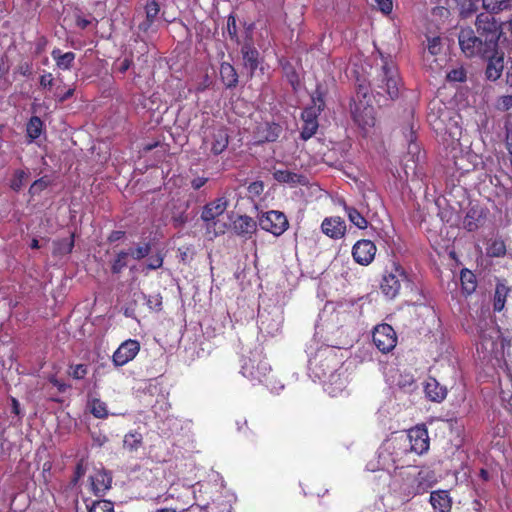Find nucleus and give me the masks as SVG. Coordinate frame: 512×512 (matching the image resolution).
<instances>
[{"instance_id":"f257e3e1","label":"nucleus","mask_w":512,"mask_h":512,"mask_svg":"<svg viewBox=\"0 0 512 512\" xmlns=\"http://www.w3.org/2000/svg\"><path fill=\"white\" fill-rule=\"evenodd\" d=\"M478 334L477 351L482 352L484 357L491 356L500 359L509 355L512 337L504 335L492 320L480 322L478 324Z\"/></svg>"},{"instance_id":"f03ea898","label":"nucleus","mask_w":512,"mask_h":512,"mask_svg":"<svg viewBox=\"0 0 512 512\" xmlns=\"http://www.w3.org/2000/svg\"><path fill=\"white\" fill-rule=\"evenodd\" d=\"M373 85L378 95H387L392 100L399 96L401 79L398 69L392 61H383Z\"/></svg>"},{"instance_id":"7ed1b4c3","label":"nucleus","mask_w":512,"mask_h":512,"mask_svg":"<svg viewBox=\"0 0 512 512\" xmlns=\"http://www.w3.org/2000/svg\"><path fill=\"white\" fill-rule=\"evenodd\" d=\"M478 35L484 40V45L494 52L502 34L501 23L491 13H481L475 21Z\"/></svg>"},{"instance_id":"20e7f679","label":"nucleus","mask_w":512,"mask_h":512,"mask_svg":"<svg viewBox=\"0 0 512 512\" xmlns=\"http://www.w3.org/2000/svg\"><path fill=\"white\" fill-rule=\"evenodd\" d=\"M351 115L354 122L364 131L373 127L376 122L374 107L366 99V93L362 96L357 93L356 98L350 105Z\"/></svg>"},{"instance_id":"39448f33","label":"nucleus","mask_w":512,"mask_h":512,"mask_svg":"<svg viewBox=\"0 0 512 512\" xmlns=\"http://www.w3.org/2000/svg\"><path fill=\"white\" fill-rule=\"evenodd\" d=\"M458 41L461 51L467 57H489L494 52L484 45V40L480 36H476L471 28H462L458 35Z\"/></svg>"},{"instance_id":"423d86ee","label":"nucleus","mask_w":512,"mask_h":512,"mask_svg":"<svg viewBox=\"0 0 512 512\" xmlns=\"http://www.w3.org/2000/svg\"><path fill=\"white\" fill-rule=\"evenodd\" d=\"M407 280L404 268L399 264L393 263L390 268L385 270L380 289L387 298L393 299L398 295L402 284Z\"/></svg>"},{"instance_id":"0eeeda50","label":"nucleus","mask_w":512,"mask_h":512,"mask_svg":"<svg viewBox=\"0 0 512 512\" xmlns=\"http://www.w3.org/2000/svg\"><path fill=\"white\" fill-rule=\"evenodd\" d=\"M271 367L269 363L260 354H254L252 357L244 359L241 373L244 377L254 381L263 382L268 376Z\"/></svg>"},{"instance_id":"6e6552de","label":"nucleus","mask_w":512,"mask_h":512,"mask_svg":"<svg viewBox=\"0 0 512 512\" xmlns=\"http://www.w3.org/2000/svg\"><path fill=\"white\" fill-rule=\"evenodd\" d=\"M259 226L263 230L279 236L287 230L288 220L282 212L271 210L261 215Z\"/></svg>"},{"instance_id":"1a4fd4ad","label":"nucleus","mask_w":512,"mask_h":512,"mask_svg":"<svg viewBox=\"0 0 512 512\" xmlns=\"http://www.w3.org/2000/svg\"><path fill=\"white\" fill-rule=\"evenodd\" d=\"M373 343L383 353L393 350L397 344V335L388 324H381L375 327L372 335Z\"/></svg>"},{"instance_id":"9d476101","label":"nucleus","mask_w":512,"mask_h":512,"mask_svg":"<svg viewBox=\"0 0 512 512\" xmlns=\"http://www.w3.org/2000/svg\"><path fill=\"white\" fill-rule=\"evenodd\" d=\"M228 207V200L226 197H219L207 203L201 212V219L205 223L206 228L210 230L217 224V218L221 216Z\"/></svg>"},{"instance_id":"9b49d317","label":"nucleus","mask_w":512,"mask_h":512,"mask_svg":"<svg viewBox=\"0 0 512 512\" xmlns=\"http://www.w3.org/2000/svg\"><path fill=\"white\" fill-rule=\"evenodd\" d=\"M407 439L410 445V451L422 455L429 449L428 431L424 427H414L408 431Z\"/></svg>"},{"instance_id":"f8f14e48","label":"nucleus","mask_w":512,"mask_h":512,"mask_svg":"<svg viewBox=\"0 0 512 512\" xmlns=\"http://www.w3.org/2000/svg\"><path fill=\"white\" fill-rule=\"evenodd\" d=\"M140 350L137 340L128 339L124 341L114 352L113 362L116 366H123L133 360Z\"/></svg>"},{"instance_id":"ddd939ff","label":"nucleus","mask_w":512,"mask_h":512,"mask_svg":"<svg viewBox=\"0 0 512 512\" xmlns=\"http://www.w3.org/2000/svg\"><path fill=\"white\" fill-rule=\"evenodd\" d=\"M376 251V246L372 241L363 239L355 243L352 255L357 263L368 265L373 261Z\"/></svg>"},{"instance_id":"4468645a","label":"nucleus","mask_w":512,"mask_h":512,"mask_svg":"<svg viewBox=\"0 0 512 512\" xmlns=\"http://www.w3.org/2000/svg\"><path fill=\"white\" fill-rule=\"evenodd\" d=\"M321 230L332 239H340L345 235L346 224L340 217H329L323 220Z\"/></svg>"},{"instance_id":"2eb2a0df","label":"nucleus","mask_w":512,"mask_h":512,"mask_svg":"<svg viewBox=\"0 0 512 512\" xmlns=\"http://www.w3.org/2000/svg\"><path fill=\"white\" fill-rule=\"evenodd\" d=\"M485 58L488 59L486 77L491 81L499 79L504 69L503 53L500 54L496 49L493 54Z\"/></svg>"},{"instance_id":"dca6fc26","label":"nucleus","mask_w":512,"mask_h":512,"mask_svg":"<svg viewBox=\"0 0 512 512\" xmlns=\"http://www.w3.org/2000/svg\"><path fill=\"white\" fill-rule=\"evenodd\" d=\"M92 490L96 495H103L110 489L112 477L103 470L96 471L90 476Z\"/></svg>"},{"instance_id":"f3484780","label":"nucleus","mask_w":512,"mask_h":512,"mask_svg":"<svg viewBox=\"0 0 512 512\" xmlns=\"http://www.w3.org/2000/svg\"><path fill=\"white\" fill-rule=\"evenodd\" d=\"M430 503L436 512H450L452 501L447 491H433L430 495Z\"/></svg>"},{"instance_id":"a211bd4d","label":"nucleus","mask_w":512,"mask_h":512,"mask_svg":"<svg viewBox=\"0 0 512 512\" xmlns=\"http://www.w3.org/2000/svg\"><path fill=\"white\" fill-rule=\"evenodd\" d=\"M241 52L245 67L253 74L259 66V52L249 44H245Z\"/></svg>"},{"instance_id":"6ab92c4d","label":"nucleus","mask_w":512,"mask_h":512,"mask_svg":"<svg viewBox=\"0 0 512 512\" xmlns=\"http://www.w3.org/2000/svg\"><path fill=\"white\" fill-rule=\"evenodd\" d=\"M273 177L280 183H286L290 185L305 184L306 178L302 175L294 173L289 170H275Z\"/></svg>"},{"instance_id":"aec40b11","label":"nucleus","mask_w":512,"mask_h":512,"mask_svg":"<svg viewBox=\"0 0 512 512\" xmlns=\"http://www.w3.org/2000/svg\"><path fill=\"white\" fill-rule=\"evenodd\" d=\"M425 393L430 400L441 402L446 398L447 390L440 386L435 379H430L425 385Z\"/></svg>"},{"instance_id":"412c9836","label":"nucleus","mask_w":512,"mask_h":512,"mask_svg":"<svg viewBox=\"0 0 512 512\" xmlns=\"http://www.w3.org/2000/svg\"><path fill=\"white\" fill-rule=\"evenodd\" d=\"M234 230L238 235L252 234L256 230V222L249 216H239L234 221Z\"/></svg>"},{"instance_id":"4be33fe9","label":"nucleus","mask_w":512,"mask_h":512,"mask_svg":"<svg viewBox=\"0 0 512 512\" xmlns=\"http://www.w3.org/2000/svg\"><path fill=\"white\" fill-rule=\"evenodd\" d=\"M220 76L227 88L235 87L238 83V75L235 68L229 63H222L220 66Z\"/></svg>"},{"instance_id":"5701e85b","label":"nucleus","mask_w":512,"mask_h":512,"mask_svg":"<svg viewBox=\"0 0 512 512\" xmlns=\"http://www.w3.org/2000/svg\"><path fill=\"white\" fill-rule=\"evenodd\" d=\"M51 56L55 60L57 67L62 70H69L75 60V53H62L60 49H54L51 52Z\"/></svg>"},{"instance_id":"b1692460","label":"nucleus","mask_w":512,"mask_h":512,"mask_svg":"<svg viewBox=\"0 0 512 512\" xmlns=\"http://www.w3.org/2000/svg\"><path fill=\"white\" fill-rule=\"evenodd\" d=\"M314 105L306 108L302 112V119L304 122H314L317 121V115L324 107V100L320 94L317 97H313Z\"/></svg>"},{"instance_id":"393cba45","label":"nucleus","mask_w":512,"mask_h":512,"mask_svg":"<svg viewBox=\"0 0 512 512\" xmlns=\"http://www.w3.org/2000/svg\"><path fill=\"white\" fill-rule=\"evenodd\" d=\"M228 145V135L223 129L217 130L213 134V142L211 150L215 155L222 153Z\"/></svg>"},{"instance_id":"a878e982","label":"nucleus","mask_w":512,"mask_h":512,"mask_svg":"<svg viewBox=\"0 0 512 512\" xmlns=\"http://www.w3.org/2000/svg\"><path fill=\"white\" fill-rule=\"evenodd\" d=\"M460 281L464 293L469 295L475 291L477 287L476 277L470 270H461Z\"/></svg>"},{"instance_id":"bb28decb","label":"nucleus","mask_w":512,"mask_h":512,"mask_svg":"<svg viewBox=\"0 0 512 512\" xmlns=\"http://www.w3.org/2000/svg\"><path fill=\"white\" fill-rule=\"evenodd\" d=\"M481 218V211L474 208L470 209L463 220L464 228L468 231L476 230L479 226V223L481 222Z\"/></svg>"},{"instance_id":"cd10ccee","label":"nucleus","mask_w":512,"mask_h":512,"mask_svg":"<svg viewBox=\"0 0 512 512\" xmlns=\"http://www.w3.org/2000/svg\"><path fill=\"white\" fill-rule=\"evenodd\" d=\"M42 128H43V122L39 117L33 116L30 118V120L27 124V128H26L27 137L29 138V142L34 141L41 135Z\"/></svg>"},{"instance_id":"c85d7f7f","label":"nucleus","mask_w":512,"mask_h":512,"mask_svg":"<svg viewBox=\"0 0 512 512\" xmlns=\"http://www.w3.org/2000/svg\"><path fill=\"white\" fill-rule=\"evenodd\" d=\"M483 6L486 10L497 13L512 8V0H483Z\"/></svg>"},{"instance_id":"c756f323","label":"nucleus","mask_w":512,"mask_h":512,"mask_svg":"<svg viewBox=\"0 0 512 512\" xmlns=\"http://www.w3.org/2000/svg\"><path fill=\"white\" fill-rule=\"evenodd\" d=\"M508 292H509V290L505 285L498 284L496 286L495 294H494V304H493L495 311H498V312L502 311V309L505 306V301H506Z\"/></svg>"},{"instance_id":"7c9ffc66","label":"nucleus","mask_w":512,"mask_h":512,"mask_svg":"<svg viewBox=\"0 0 512 512\" xmlns=\"http://www.w3.org/2000/svg\"><path fill=\"white\" fill-rule=\"evenodd\" d=\"M344 209L351 223L359 229L367 228V220L355 208L344 205Z\"/></svg>"},{"instance_id":"2f4dec72","label":"nucleus","mask_w":512,"mask_h":512,"mask_svg":"<svg viewBox=\"0 0 512 512\" xmlns=\"http://www.w3.org/2000/svg\"><path fill=\"white\" fill-rule=\"evenodd\" d=\"M74 247L73 235L68 238H64L54 242V251L55 255H65L69 254Z\"/></svg>"},{"instance_id":"473e14b6","label":"nucleus","mask_w":512,"mask_h":512,"mask_svg":"<svg viewBox=\"0 0 512 512\" xmlns=\"http://www.w3.org/2000/svg\"><path fill=\"white\" fill-rule=\"evenodd\" d=\"M142 443V435L139 432H130L125 435L123 446L130 451L137 450Z\"/></svg>"},{"instance_id":"72a5a7b5","label":"nucleus","mask_w":512,"mask_h":512,"mask_svg":"<svg viewBox=\"0 0 512 512\" xmlns=\"http://www.w3.org/2000/svg\"><path fill=\"white\" fill-rule=\"evenodd\" d=\"M90 411L96 418H106L108 416L107 405L100 399L94 398L89 403Z\"/></svg>"},{"instance_id":"f704fd0d","label":"nucleus","mask_w":512,"mask_h":512,"mask_svg":"<svg viewBox=\"0 0 512 512\" xmlns=\"http://www.w3.org/2000/svg\"><path fill=\"white\" fill-rule=\"evenodd\" d=\"M150 251L151 245L149 243H142L138 244L137 247L135 248H130L129 251L127 252L129 253V256H131L133 259L141 260L148 256L150 254Z\"/></svg>"},{"instance_id":"c9c22d12","label":"nucleus","mask_w":512,"mask_h":512,"mask_svg":"<svg viewBox=\"0 0 512 512\" xmlns=\"http://www.w3.org/2000/svg\"><path fill=\"white\" fill-rule=\"evenodd\" d=\"M160 6L156 0H148L145 5L146 19L148 25L152 24L159 14Z\"/></svg>"},{"instance_id":"e433bc0d","label":"nucleus","mask_w":512,"mask_h":512,"mask_svg":"<svg viewBox=\"0 0 512 512\" xmlns=\"http://www.w3.org/2000/svg\"><path fill=\"white\" fill-rule=\"evenodd\" d=\"M129 257V253L127 251H120L115 260L112 263L111 270L113 273H120L123 268L127 266V259Z\"/></svg>"},{"instance_id":"4c0bfd02","label":"nucleus","mask_w":512,"mask_h":512,"mask_svg":"<svg viewBox=\"0 0 512 512\" xmlns=\"http://www.w3.org/2000/svg\"><path fill=\"white\" fill-rule=\"evenodd\" d=\"M89 512H114V505L108 500L95 501L89 508Z\"/></svg>"},{"instance_id":"58836bf2","label":"nucleus","mask_w":512,"mask_h":512,"mask_svg":"<svg viewBox=\"0 0 512 512\" xmlns=\"http://www.w3.org/2000/svg\"><path fill=\"white\" fill-rule=\"evenodd\" d=\"M73 94L74 88L65 89V87L61 85H58L54 91V97L61 103L71 98Z\"/></svg>"},{"instance_id":"ea45409f","label":"nucleus","mask_w":512,"mask_h":512,"mask_svg":"<svg viewBox=\"0 0 512 512\" xmlns=\"http://www.w3.org/2000/svg\"><path fill=\"white\" fill-rule=\"evenodd\" d=\"M88 373V368L84 364H77L70 366L69 375L74 379H83Z\"/></svg>"},{"instance_id":"a19ab883","label":"nucleus","mask_w":512,"mask_h":512,"mask_svg":"<svg viewBox=\"0 0 512 512\" xmlns=\"http://www.w3.org/2000/svg\"><path fill=\"white\" fill-rule=\"evenodd\" d=\"M317 128H318V123L317 121H314V122H304V125L302 127V131H301V137L304 139V140H307L309 138H311L317 131Z\"/></svg>"},{"instance_id":"79ce46f5","label":"nucleus","mask_w":512,"mask_h":512,"mask_svg":"<svg viewBox=\"0 0 512 512\" xmlns=\"http://www.w3.org/2000/svg\"><path fill=\"white\" fill-rule=\"evenodd\" d=\"M27 177V173L23 170H19L15 173V177L12 180L11 188L15 191H19L24 185V181Z\"/></svg>"},{"instance_id":"37998d69","label":"nucleus","mask_w":512,"mask_h":512,"mask_svg":"<svg viewBox=\"0 0 512 512\" xmlns=\"http://www.w3.org/2000/svg\"><path fill=\"white\" fill-rule=\"evenodd\" d=\"M163 260V255L160 252H158L155 255H151L149 257L146 267L149 270L159 269L163 265Z\"/></svg>"},{"instance_id":"c03bdc74","label":"nucleus","mask_w":512,"mask_h":512,"mask_svg":"<svg viewBox=\"0 0 512 512\" xmlns=\"http://www.w3.org/2000/svg\"><path fill=\"white\" fill-rule=\"evenodd\" d=\"M441 50V40L439 37L428 39V51L432 56L439 54Z\"/></svg>"},{"instance_id":"a18cd8bd","label":"nucleus","mask_w":512,"mask_h":512,"mask_svg":"<svg viewBox=\"0 0 512 512\" xmlns=\"http://www.w3.org/2000/svg\"><path fill=\"white\" fill-rule=\"evenodd\" d=\"M378 10L384 14H389L392 11L393 3L391 0H374Z\"/></svg>"},{"instance_id":"49530a36","label":"nucleus","mask_w":512,"mask_h":512,"mask_svg":"<svg viewBox=\"0 0 512 512\" xmlns=\"http://www.w3.org/2000/svg\"><path fill=\"white\" fill-rule=\"evenodd\" d=\"M447 78L450 81L462 82L466 78V74L463 69H454L447 74Z\"/></svg>"},{"instance_id":"de8ad7c7","label":"nucleus","mask_w":512,"mask_h":512,"mask_svg":"<svg viewBox=\"0 0 512 512\" xmlns=\"http://www.w3.org/2000/svg\"><path fill=\"white\" fill-rule=\"evenodd\" d=\"M264 190V184L261 181L252 182L248 186V192L251 196H259Z\"/></svg>"},{"instance_id":"09e8293b","label":"nucleus","mask_w":512,"mask_h":512,"mask_svg":"<svg viewBox=\"0 0 512 512\" xmlns=\"http://www.w3.org/2000/svg\"><path fill=\"white\" fill-rule=\"evenodd\" d=\"M49 382L55 386L60 393H64L70 386L60 381L56 376L52 375L49 377Z\"/></svg>"},{"instance_id":"8fccbe9b","label":"nucleus","mask_w":512,"mask_h":512,"mask_svg":"<svg viewBox=\"0 0 512 512\" xmlns=\"http://www.w3.org/2000/svg\"><path fill=\"white\" fill-rule=\"evenodd\" d=\"M53 76L51 73H46L40 77V86L42 88L51 87L53 84Z\"/></svg>"},{"instance_id":"3c124183","label":"nucleus","mask_w":512,"mask_h":512,"mask_svg":"<svg viewBox=\"0 0 512 512\" xmlns=\"http://www.w3.org/2000/svg\"><path fill=\"white\" fill-rule=\"evenodd\" d=\"M17 72L23 76H30L32 73V65L28 62H24L18 66Z\"/></svg>"},{"instance_id":"603ef678","label":"nucleus","mask_w":512,"mask_h":512,"mask_svg":"<svg viewBox=\"0 0 512 512\" xmlns=\"http://www.w3.org/2000/svg\"><path fill=\"white\" fill-rule=\"evenodd\" d=\"M162 300L159 295L149 296L147 298V304L150 308H159L161 306Z\"/></svg>"},{"instance_id":"864d4df0","label":"nucleus","mask_w":512,"mask_h":512,"mask_svg":"<svg viewBox=\"0 0 512 512\" xmlns=\"http://www.w3.org/2000/svg\"><path fill=\"white\" fill-rule=\"evenodd\" d=\"M228 32L231 38L236 37V21L234 17H229L227 21Z\"/></svg>"},{"instance_id":"5fc2aeb1","label":"nucleus","mask_w":512,"mask_h":512,"mask_svg":"<svg viewBox=\"0 0 512 512\" xmlns=\"http://www.w3.org/2000/svg\"><path fill=\"white\" fill-rule=\"evenodd\" d=\"M47 185L46 181H44V179H39V180H36L30 187V192L31 193H34L38 190H42L43 188H45Z\"/></svg>"},{"instance_id":"6e6d98bb","label":"nucleus","mask_w":512,"mask_h":512,"mask_svg":"<svg viewBox=\"0 0 512 512\" xmlns=\"http://www.w3.org/2000/svg\"><path fill=\"white\" fill-rule=\"evenodd\" d=\"M207 182V178H204V177H198V178H195L192 180L191 182V186L195 189V190H198L200 189L202 186H204Z\"/></svg>"},{"instance_id":"4d7b16f0","label":"nucleus","mask_w":512,"mask_h":512,"mask_svg":"<svg viewBox=\"0 0 512 512\" xmlns=\"http://www.w3.org/2000/svg\"><path fill=\"white\" fill-rule=\"evenodd\" d=\"M132 65V60L130 58H125L121 61L119 65V71L121 73H125Z\"/></svg>"},{"instance_id":"13d9d810","label":"nucleus","mask_w":512,"mask_h":512,"mask_svg":"<svg viewBox=\"0 0 512 512\" xmlns=\"http://www.w3.org/2000/svg\"><path fill=\"white\" fill-rule=\"evenodd\" d=\"M501 106L505 110H509L512 107V95H506L501 98Z\"/></svg>"},{"instance_id":"bf43d9fd","label":"nucleus","mask_w":512,"mask_h":512,"mask_svg":"<svg viewBox=\"0 0 512 512\" xmlns=\"http://www.w3.org/2000/svg\"><path fill=\"white\" fill-rule=\"evenodd\" d=\"M11 403H12V413H14L17 416H20L21 411H20V403L18 402V400L16 398H12Z\"/></svg>"},{"instance_id":"052dcab7","label":"nucleus","mask_w":512,"mask_h":512,"mask_svg":"<svg viewBox=\"0 0 512 512\" xmlns=\"http://www.w3.org/2000/svg\"><path fill=\"white\" fill-rule=\"evenodd\" d=\"M76 23L78 27L85 29L91 22L86 18L77 17Z\"/></svg>"},{"instance_id":"680f3d73","label":"nucleus","mask_w":512,"mask_h":512,"mask_svg":"<svg viewBox=\"0 0 512 512\" xmlns=\"http://www.w3.org/2000/svg\"><path fill=\"white\" fill-rule=\"evenodd\" d=\"M93 440L98 446H102L108 441V438L105 435H98L95 436Z\"/></svg>"},{"instance_id":"e2e57ef3","label":"nucleus","mask_w":512,"mask_h":512,"mask_svg":"<svg viewBox=\"0 0 512 512\" xmlns=\"http://www.w3.org/2000/svg\"><path fill=\"white\" fill-rule=\"evenodd\" d=\"M85 473V469L83 467V464L82 463H79L76 467V471H75V474H76V479H79L81 478Z\"/></svg>"},{"instance_id":"0e129e2a","label":"nucleus","mask_w":512,"mask_h":512,"mask_svg":"<svg viewBox=\"0 0 512 512\" xmlns=\"http://www.w3.org/2000/svg\"><path fill=\"white\" fill-rule=\"evenodd\" d=\"M121 235H122V232H120V231L113 232L110 237V240H112V241L118 240V239H120Z\"/></svg>"},{"instance_id":"69168bd1","label":"nucleus","mask_w":512,"mask_h":512,"mask_svg":"<svg viewBox=\"0 0 512 512\" xmlns=\"http://www.w3.org/2000/svg\"><path fill=\"white\" fill-rule=\"evenodd\" d=\"M40 247L39 241L37 239H33L31 242V248L32 249H38Z\"/></svg>"},{"instance_id":"338daca9","label":"nucleus","mask_w":512,"mask_h":512,"mask_svg":"<svg viewBox=\"0 0 512 512\" xmlns=\"http://www.w3.org/2000/svg\"><path fill=\"white\" fill-rule=\"evenodd\" d=\"M174 220H175V222H177L179 224H184L187 221V219L185 217H183V216H180L178 218H174Z\"/></svg>"},{"instance_id":"774afa93","label":"nucleus","mask_w":512,"mask_h":512,"mask_svg":"<svg viewBox=\"0 0 512 512\" xmlns=\"http://www.w3.org/2000/svg\"><path fill=\"white\" fill-rule=\"evenodd\" d=\"M157 512H176V511L173 509H169V508H163V509L158 510Z\"/></svg>"}]
</instances>
